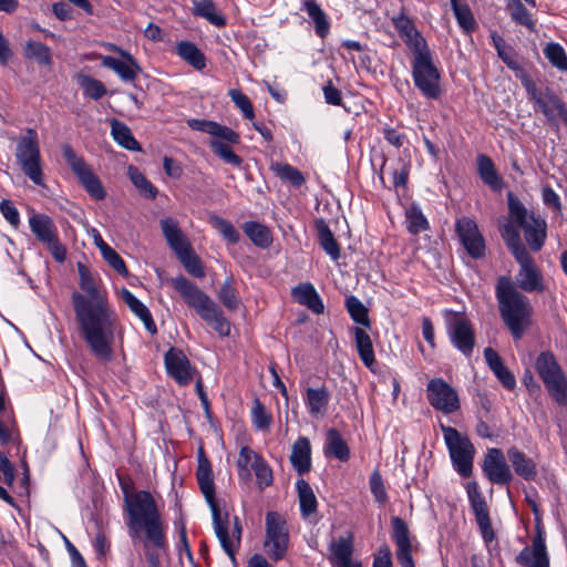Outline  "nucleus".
Segmentation results:
<instances>
[{
  "label": "nucleus",
  "instance_id": "1",
  "mask_svg": "<svg viewBox=\"0 0 567 567\" xmlns=\"http://www.w3.org/2000/svg\"><path fill=\"white\" fill-rule=\"evenodd\" d=\"M80 287L87 295L72 293V305L80 332L94 357L109 362L113 359L114 332L117 318L106 298L99 291L89 268L78 264Z\"/></svg>",
  "mask_w": 567,
  "mask_h": 567
},
{
  "label": "nucleus",
  "instance_id": "2",
  "mask_svg": "<svg viewBox=\"0 0 567 567\" xmlns=\"http://www.w3.org/2000/svg\"><path fill=\"white\" fill-rule=\"evenodd\" d=\"M124 493V511L127 514V527L131 537H140L144 534L147 543L162 549L166 545L163 520L156 502L147 491L131 493L122 484Z\"/></svg>",
  "mask_w": 567,
  "mask_h": 567
},
{
  "label": "nucleus",
  "instance_id": "3",
  "mask_svg": "<svg viewBox=\"0 0 567 567\" xmlns=\"http://www.w3.org/2000/svg\"><path fill=\"white\" fill-rule=\"evenodd\" d=\"M496 299L504 323L515 339H520L532 324L533 307L529 299L507 277L498 279Z\"/></svg>",
  "mask_w": 567,
  "mask_h": 567
},
{
  "label": "nucleus",
  "instance_id": "4",
  "mask_svg": "<svg viewBox=\"0 0 567 567\" xmlns=\"http://www.w3.org/2000/svg\"><path fill=\"white\" fill-rule=\"evenodd\" d=\"M169 284L179 293L184 302L220 337L230 334V322L225 317L219 306L196 284L179 275L171 278Z\"/></svg>",
  "mask_w": 567,
  "mask_h": 567
},
{
  "label": "nucleus",
  "instance_id": "5",
  "mask_svg": "<svg viewBox=\"0 0 567 567\" xmlns=\"http://www.w3.org/2000/svg\"><path fill=\"white\" fill-rule=\"evenodd\" d=\"M196 478L199 489L210 507L215 533L220 542V545L226 554L231 558V560H235V546L229 537L228 532L229 516L228 513H221L216 501L212 464L205 455L203 447H199L198 450V466L196 471Z\"/></svg>",
  "mask_w": 567,
  "mask_h": 567
},
{
  "label": "nucleus",
  "instance_id": "6",
  "mask_svg": "<svg viewBox=\"0 0 567 567\" xmlns=\"http://www.w3.org/2000/svg\"><path fill=\"white\" fill-rule=\"evenodd\" d=\"M159 225L169 248L175 252L186 271L196 278H203L205 276L203 262L195 254L178 223L172 217H166L159 221Z\"/></svg>",
  "mask_w": 567,
  "mask_h": 567
},
{
  "label": "nucleus",
  "instance_id": "7",
  "mask_svg": "<svg viewBox=\"0 0 567 567\" xmlns=\"http://www.w3.org/2000/svg\"><path fill=\"white\" fill-rule=\"evenodd\" d=\"M508 213L511 219L524 230V237L532 251H539L547 237L545 219L536 217L527 210L522 202L513 194H507Z\"/></svg>",
  "mask_w": 567,
  "mask_h": 567
},
{
  "label": "nucleus",
  "instance_id": "8",
  "mask_svg": "<svg viewBox=\"0 0 567 567\" xmlns=\"http://www.w3.org/2000/svg\"><path fill=\"white\" fill-rule=\"evenodd\" d=\"M395 29L399 35L410 49L413 55L412 60V75L415 86L425 95V44L422 45V35L415 29L413 22L400 16L393 19Z\"/></svg>",
  "mask_w": 567,
  "mask_h": 567
},
{
  "label": "nucleus",
  "instance_id": "9",
  "mask_svg": "<svg viewBox=\"0 0 567 567\" xmlns=\"http://www.w3.org/2000/svg\"><path fill=\"white\" fill-rule=\"evenodd\" d=\"M16 159L21 171L35 185L43 186L42 159L38 133L28 128L17 141Z\"/></svg>",
  "mask_w": 567,
  "mask_h": 567
},
{
  "label": "nucleus",
  "instance_id": "10",
  "mask_svg": "<svg viewBox=\"0 0 567 567\" xmlns=\"http://www.w3.org/2000/svg\"><path fill=\"white\" fill-rule=\"evenodd\" d=\"M29 227L37 240L58 262L66 259V248L59 238L54 220L47 214L34 213L29 217Z\"/></svg>",
  "mask_w": 567,
  "mask_h": 567
},
{
  "label": "nucleus",
  "instance_id": "11",
  "mask_svg": "<svg viewBox=\"0 0 567 567\" xmlns=\"http://www.w3.org/2000/svg\"><path fill=\"white\" fill-rule=\"evenodd\" d=\"M440 426L455 470L461 476L470 477L475 453L473 444L467 436L462 435L454 427L443 423H440Z\"/></svg>",
  "mask_w": 567,
  "mask_h": 567
},
{
  "label": "nucleus",
  "instance_id": "12",
  "mask_svg": "<svg viewBox=\"0 0 567 567\" xmlns=\"http://www.w3.org/2000/svg\"><path fill=\"white\" fill-rule=\"evenodd\" d=\"M289 529L286 518L278 512L266 514L265 550L274 561L281 560L288 550Z\"/></svg>",
  "mask_w": 567,
  "mask_h": 567
},
{
  "label": "nucleus",
  "instance_id": "13",
  "mask_svg": "<svg viewBox=\"0 0 567 567\" xmlns=\"http://www.w3.org/2000/svg\"><path fill=\"white\" fill-rule=\"evenodd\" d=\"M62 154L71 171L79 178L85 190L96 200H102L106 192L100 178L93 173L82 156H79L70 144L62 146Z\"/></svg>",
  "mask_w": 567,
  "mask_h": 567
},
{
  "label": "nucleus",
  "instance_id": "14",
  "mask_svg": "<svg viewBox=\"0 0 567 567\" xmlns=\"http://www.w3.org/2000/svg\"><path fill=\"white\" fill-rule=\"evenodd\" d=\"M514 258L519 265L515 287L525 292H543L546 289L544 277L529 251L514 256Z\"/></svg>",
  "mask_w": 567,
  "mask_h": 567
},
{
  "label": "nucleus",
  "instance_id": "15",
  "mask_svg": "<svg viewBox=\"0 0 567 567\" xmlns=\"http://www.w3.org/2000/svg\"><path fill=\"white\" fill-rule=\"evenodd\" d=\"M427 401L445 414L454 413L461 406L456 390L441 378L427 382Z\"/></svg>",
  "mask_w": 567,
  "mask_h": 567
},
{
  "label": "nucleus",
  "instance_id": "16",
  "mask_svg": "<svg viewBox=\"0 0 567 567\" xmlns=\"http://www.w3.org/2000/svg\"><path fill=\"white\" fill-rule=\"evenodd\" d=\"M466 492L482 537L486 543H489L494 539V530L492 528L485 497L481 493L476 482H468L466 484Z\"/></svg>",
  "mask_w": 567,
  "mask_h": 567
},
{
  "label": "nucleus",
  "instance_id": "17",
  "mask_svg": "<svg viewBox=\"0 0 567 567\" xmlns=\"http://www.w3.org/2000/svg\"><path fill=\"white\" fill-rule=\"evenodd\" d=\"M455 227L462 245L468 255L475 259L483 257L485 252V241L476 223L468 217H462L457 219Z\"/></svg>",
  "mask_w": 567,
  "mask_h": 567
},
{
  "label": "nucleus",
  "instance_id": "18",
  "mask_svg": "<svg viewBox=\"0 0 567 567\" xmlns=\"http://www.w3.org/2000/svg\"><path fill=\"white\" fill-rule=\"evenodd\" d=\"M483 472L494 484L507 485L513 480V474L506 464L504 454L498 449L488 450L483 462Z\"/></svg>",
  "mask_w": 567,
  "mask_h": 567
},
{
  "label": "nucleus",
  "instance_id": "19",
  "mask_svg": "<svg viewBox=\"0 0 567 567\" xmlns=\"http://www.w3.org/2000/svg\"><path fill=\"white\" fill-rule=\"evenodd\" d=\"M392 540L396 545V559L401 567H414L412 559V545L410 540V532L406 523L401 517H392L391 519Z\"/></svg>",
  "mask_w": 567,
  "mask_h": 567
},
{
  "label": "nucleus",
  "instance_id": "20",
  "mask_svg": "<svg viewBox=\"0 0 567 567\" xmlns=\"http://www.w3.org/2000/svg\"><path fill=\"white\" fill-rule=\"evenodd\" d=\"M164 363L167 374L179 385H187L192 382L193 369L182 350L171 348L164 355Z\"/></svg>",
  "mask_w": 567,
  "mask_h": 567
},
{
  "label": "nucleus",
  "instance_id": "21",
  "mask_svg": "<svg viewBox=\"0 0 567 567\" xmlns=\"http://www.w3.org/2000/svg\"><path fill=\"white\" fill-rule=\"evenodd\" d=\"M452 343L465 355L473 351L475 339L470 321L464 316L455 315L450 321Z\"/></svg>",
  "mask_w": 567,
  "mask_h": 567
},
{
  "label": "nucleus",
  "instance_id": "22",
  "mask_svg": "<svg viewBox=\"0 0 567 567\" xmlns=\"http://www.w3.org/2000/svg\"><path fill=\"white\" fill-rule=\"evenodd\" d=\"M102 66L114 71L122 81L133 82L142 72L137 60L130 53L121 55L122 60L110 55H99Z\"/></svg>",
  "mask_w": 567,
  "mask_h": 567
},
{
  "label": "nucleus",
  "instance_id": "23",
  "mask_svg": "<svg viewBox=\"0 0 567 567\" xmlns=\"http://www.w3.org/2000/svg\"><path fill=\"white\" fill-rule=\"evenodd\" d=\"M330 560L333 565L339 567H361L359 561L352 560L353 534L347 532L344 536H340L337 540L330 544Z\"/></svg>",
  "mask_w": 567,
  "mask_h": 567
},
{
  "label": "nucleus",
  "instance_id": "24",
  "mask_svg": "<svg viewBox=\"0 0 567 567\" xmlns=\"http://www.w3.org/2000/svg\"><path fill=\"white\" fill-rule=\"evenodd\" d=\"M517 564L526 567H548L549 560L546 553L545 540L537 535L530 547H525L516 557Z\"/></svg>",
  "mask_w": 567,
  "mask_h": 567
},
{
  "label": "nucleus",
  "instance_id": "25",
  "mask_svg": "<svg viewBox=\"0 0 567 567\" xmlns=\"http://www.w3.org/2000/svg\"><path fill=\"white\" fill-rule=\"evenodd\" d=\"M535 103L549 122H555L557 116L567 122V105L553 91L547 89Z\"/></svg>",
  "mask_w": 567,
  "mask_h": 567
},
{
  "label": "nucleus",
  "instance_id": "26",
  "mask_svg": "<svg viewBox=\"0 0 567 567\" xmlns=\"http://www.w3.org/2000/svg\"><path fill=\"white\" fill-rule=\"evenodd\" d=\"M290 463L299 475H305L311 470V445L308 437L300 436L295 441Z\"/></svg>",
  "mask_w": 567,
  "mask_h": 567
},
{
  "label": "nucleus",
  "instance_id": "27",
  "mask_svg": "<svg viewBox=\"0 0 567 567\" xmlns=\"http://www.w3.org/2000/svg\"><path fill=\"white\" fill-rule=\"evenodd\" d=\"M292 298L300 305L306 306L313 313L320 315L324 310L323 302L310 282L296 286L291 291Z\"/></svg>",
  "mask_w": 567,
  "mask_h": 567
},
{
  "label": "nucleus",
  "instance_id": "28",
  "mask_svg": "<svg viewBox=\"0 0 567 567\" xmlns=\"http://www.w3.org/2000/svg\"><path fill=\"white\" fill-rule=\"evenodd\" d=\"M484 358L489 369L504 385V388L507 390H513L516 386V379L514 374L504 365L499 354L492 348H486L484 350Z\"/></svg>",
  "mask_w": 567,
  "mask_h": 567
},
{
  "label": "nucleus",
  "instance_id": "29",
  "mask_svg": "<svg viewBox=\"0 0 567 567\" xmlns=\"http://www.w3.org/2000/svg\"><path fill=\"white\" fill-rule=\"evenodd\" d=\"M535 369L544 384L564 374V371L550 351H543L538 354Z\"/></svg>",
  "mask_w": 567,
  "mask_h": 567
},
{
  "label": "nucleus",
  "instance_id": "30",
  "mask_svg": "<svg viewBox=\"0 0 567 567\" xmlns=\"http://www.w3.org/2000/svg\"><path fill=\"white\" fill-rule=\"evenodd\" d=\"M121 295L123 301L131 309V311L143 321L145 329L152 334L156 333L157 328L148 308L125 288L122 290Z\"/></svg>",
  "mask_w": 567,
  "mask_h": 567
},
{
  "label": "nucleus",
  "instance_id": "31",
  "mask_svg": "<svg viewBox=\"0 0 567 567\" xmlns=\"http://www.w3.org/2000/svg\"><path fill=\"white\" fill-rule=\"evenodd\" d=\"M507 455L517 475L527 481L536 476V464L530 457L526 456V454L518 451L516 447H512L507 451Z\"/></svg>",
  "mask_w": 567,
  "mask_h": 567
},
{
  "label": "nucleus",
  "instance_id": "32",
  "mask_svg": "<svg viewBox=\"0 0 567 567\" xmlns=\"http://www.w3.org/2000/svg\"><path fill=\"white\" fill-rule=\"evenodd\" d=\"M477 169L480 177L493 190H501L503 187V181L495 169L493 161L486 155H478L477 157Z\"/></svg>",
  "mask_w": 567,
  "mask_h": 567
},
{
  "label": "nucleus",
  "instance_id": "33",
  "mask_svg": "<svg viewBox=\"0 0 567 567\" xmlns=\"http://www.w3.org/2000/svg\"><path fill=\"white\" fill-rule=\"evenodd\" d=\"M300 512L303 517H310L312 514L317 512L318 503L316 495L309 485V483L305 480H298L296 483Z\"/></svg>",
  "mask_w": 567,
  "mask_h": 567
},
{
  "label": "nucleus",
  "instance_id": "34",
  "mask_svg": "<svg viewBox=\"0 0 567 567\" xmlns=\"http://www.w3.org/2000/svg\"><path fill=\"white\" fill-rule=\"evenodd\" d=\"M111 134L113 138L128 151H141L140 143L133 136L130 127L123 122L113 118L111 121Z\"/></svg>",
  "mask_w": 567,
  "mask_h": 567
},
{
  "label": "nucleus",
  "instance_id": "35",
  "mask_svg": "<svg viewBox=\"0 0 567 567\" xmlns=\"http://www.w3.org/2000/svg\"><path fill=\"white\" fill-rule=\"evenodd\" d=\"M330 400V392L327 386L307 389V404L312 415H323Z\"/></svg>",
  "mask_w": 567,
  "mask_h": 567
},
{
  "label": "nucleus",
  "instance_id": "36",
  "mask_svg": "<svg viewBox=\"0 0 567 567\" xmlns=\"http://www.w3.org/2000/svg\"><path fill=\"white\" fill-rule=\"evenodd\" d=\"M316 228L320 246L333 260H337L340 257V246L329 226L324 220L319 219L316 221Z\"/></svg>",
  "mask_w": 567,
  "mask_h": 567
},
{
  "label": "nucleus",
  "instance_id": "37",
  "mask_svg": "<svg viewBox=\"0 0 567 567\" xmlns=\"http://www.w3.org/2000/svg\"><path fill=\"white\" fill-rule=\"evenodd\" d=\"M499 231L506 247L513 256L522 255L527 250L526 246L522 243L518 229L512 221H506L499 226Z\"/></svg>",
  "mask_w": 567,
  "mask_h": 567
},
{
  "label": "nucleus",
  "instance_id": "38",
  "mask_svg": "<svg viewBox=\"0 0 567 567\" xmlns=\"http://www.w3.org/2000/svg\"><path fill=\"white\" fill-rule=\"evenodd\" d=\"M326 453L333 455L342 462L348 461L350 457V450L339 431L336 429L328 430Z\"/></svg>",
  "mask_w": 567,
  "mask_h": 567
},
{
  "label": "nucleus",
  "instance_id": "39",
  "mask_svg": "<svg viewBox=\"0 0 567 567\" xmlns=\"http://www.w3.org/2000/svg\"><path fill=\"white\" fill-rule=\"evenodd\" d=\"M353 333L360 359L368 368H371L375 359L370 336L361 328H354Z\"/></svg>",
  "mask_w": 567,
  "mask_h": 567
},
{
  "label": "nucleus",
  "instance_id": "40",
  "mask_svg": "<svg viewBox=\"0 0 567 567\" xmlns=\"http://www.w3.org/2000/svg\"><path fill=\"white\" fill-rule=\"evenodd\" d=\"M178 55L196 70L200 71L206 66V58L202 51L192 42L182 41L177 44Z\"/></svg>",
  "mask_w": 567,
  "mask_h": 567
},
{
  "label": "nucleus",
  "instance_id": "41",
  "mask_svg": "<svg viewBox=\"0 0 567 567\" xmlns=\"http://www.w3.org/2000/svg\"><path fill=\"white\" fill-rule=\"evenodd\" d=\"M244 231L247 237L260 248H267L272 243L271 233L268 227L256 223V221H247L244 225Z\"/></svg>",
  "mask_w": 567,
  "mask_h": 567
},
{
  "label": "nucleus",
  "instance_id": "42",
  "mask_svg": "<svg viewBox=\"0 0 567 567\" xmlns=\"http://www.w3.org/2000/svg\"><path fill=\"white\" fill-rule=\"evenodd\" d=\"M24 58L34 60L38 64L50 66L52 64L51 49L41 42L28 41L24 45Z\"/></svg>",
  "mask_w": 567,
  "mask_h": 567
},
{
  "label": "nucleus",
  "instance_id": "43",
  "mask_svg": "<svg viewBox=\"0 0 567 567\" xmlns=\"http://www.w3.org/2000/svg\"><path fill=\"white\" fill-rule=\"evenodd\" d=\"M217 298L223 303V306L230 311H235L239 308L240 298L231 276L228 277L220 286L217 292Z\"/></svg>",
  "mask_w": 567,
  "mask_h": 567
},
{
  "label": "nucleus",
  "instance_id": "44",
  "mask_svg": "<svg viewBox=\"0 0 567 567\" xmlns=\"http://www.w3.org/2000/svg\"><path fill=\"white\" fill-rule=\"evenodd\" d=\"M305 8L308 13V16L312 19L315 22L316 33L320 38H324L330 30V23L327 18V14L323 12V10L313 1H307L305 2Z\"/></svg>",
  "mask_w": 567,
  "mask_h": 567
},
{
  "label": "nucleus",
  "instance_id": "45",
  "mask_svg": "<svg viewBox=\"0 0 567 567\" xmlns=\"http://www.w3.org/2000/svg\"><path fill=\"white\" fill-rule=\"evenodd\" d=\"M128 177L140 193L148 198L154 199L157 195V188L145 177V175L135 166L128 167Z\"/></svg>",
  "mask_w": 567,
  "mask_h": 567
},
{
  "label": "nucleus",
  "instance_id": "46",
  "mask_svg": "<svg viewBox=\"0 0 567 567\" xmlns=\"http://www.w3.org/2000/svg\"><path fill=\"white\" fill-rule=\"evenodd\" d=\"M346 308L351 319L365 328L371 327L367 307L354 296L346 298Z\"/></svg>",
  "mask_w": 567,
  "mask_h": 567
},
{
  "label": "nucleus",
  "instance_id": "47",
  "mask_svg": "<svg viewBox=\"0 0 567 567\" xmlns=\"http://www.w3.org/2000/svg\"><path fill=\"white\" fill-rule=\"evenodd\" d=\"M451 4L458 25L464 30V32H472L476 28V21L470 7L466 3L458 2L457 0H451Z\"/></svg>",
  "mask_w": 567,
  "mask_h": 567
},
{
  "label": "nucleus",
  "instance_id": "48",
  "mask_svg": "<svg viewBox=\"0 0 567 567\" xmlns=\"http://www.w3.org/2000/svg\"><path fill=\"white\" fill-rule=\"evenodd\" d=\"M271 169L279 178L289 182L295 187H300L306 182L302 173L289 164L275 163L271 165Z\"/></svg>",
  "mask_w": 567,
  "mask_h": 567
},
{
  "label": "nucleus",
  "instance_id": "49",
  "mask_svg": "<svg viewBox=\"0 0 567 567\" xmlns=\"http://www.w3.org/2000/svg\"><path fill=\"white\" fill-rule=\"evenodd\" d=\"M544 385L548 394L558 405H567V377L565 373Z\"/></svg>",
  "mask_w": 567,
  "mask_h": 567
},
{
  "label": "nucleus",
  "instance_id": "50",
  "mask_svg": "<svg viewBox=\"0 0 567 567\" xmlns=\"http://www.w3.org/2000/svg\"><path fill=\"white\" fill-rule=\"evenodd\" d=\"M79 84L83 89L84 94L92 100H100L106 94L105 85L100 81L90 75H79Z\"/></svg>",
  "mask_w": 567,
  "mask_h": 567
},
{
  "label": "nucleus",
  "instance_id": "51",
  "mask_svg": "<svg viewBox=\"0 0 567 567\" xmlns=\"http://www.w3.org/2000/svg\"><path fill=\"white\" fill-rule=\"evenodd\" d=\"M209 147L224 162L231 164L234 166H240L243 163V158L237 155L231 147L223 141L212 140L209 142Z\"/></svg>",
  "mask_w": 567,
  "mask_h": 567
},
{
  "label": "nucleus",
  "instance_id": "52",
  "mask_svg": "<svg viewBox=\"0 0 567 567\" xmlns=\"http://www.w3.org/2000/svg\"><path fill=\"white\" fill-rule=\"evenodd\" d=\"M251 421L256 429L261 431H268L272 422L271 414L266 410L265 405L258 398L254 399Z\"/></svg>",
  "mask_w": 567,
  "mask_h": 567
},
{
  "label": "nucleus",
  "instance_id": "53",
  "mask_svg": "<svg viewBox=\"0 0 567 567\" xmlns=\"http://www.w3.org/2000/svg\"><path fill=\"white\" fill-rule=\"evenodd\" d=\"M194 13L198 17L207 19L210 23L216 27H223L226 20L223 16H219L215 11V6L210 0H202L195 3Z\"/></svg>",
  "mask_w": 567,
  "mask_h": 567
},
{
  "label": "nucleus",
  "instance_id": "54",
  "mask_svg": "<svg viewBox=\"0 0 567 567\" xmlns=\"http://www.w3.org/2000/svg\"><path fill=\"white\" fill-rule=\"evenodd\" d=\"M406 227L412 235L425 230V217L420 206L411 205L405 212Z\"/></svg>",
  "mask_w": 567,
  "mask_h": 567
},
{
  "label": "nucleus",
  "instance_id": "55",
  "mask_svg": "<svg viewBox=\"0 0 567 567\" xmlns=\"http://www.w3.org/2000/svg\"><path fill=\"white\" fill-rule=\"evenodd\" d=\"M209 223L229 243L236 244L239 240L240 235L229 220L221 218L217 215H212L209 218Z\"/></svg>",
  "mask_w": 567,
  "mask_h": 567
},
{
  "label": "nucleus",
  "instance_id": "56",
  "mask_svg": "<svg viewBox=\"0 0 567 567\" xmlns=\"http://www.w3.org/2000/svg\"><path fill=\"white\" fill-rule=\"evenodd\" d=\"M251 468L255 472L257 483L260 489L272 484V471L262 457H256L251 463Z\"/></svg>",
  "mask_w": 567,
  "mask_h": 567
},
{
  "label": "nucleus",
  "instance_id": "57",
  "mask_svg": "<svg viewBox=\"0 0 567 567\" xmlns=\"http://www.w3.org/2000/svg\"><path fill=\"white\" fill-rule=\"evenodd\" d=\"M545 56L558 70H567V55L565 50L557 43H549L544 50Z\"/></svg>",
  "mask_w": 567,
  "mask_h": 567
},
{
  "label": "nucleus",
  "instance_id": "58",
  "mask_svg": "<svg viewBox=\"0 0 567 567\" xmlns=\"http://www.w3.org/2000/svg\"><path fill=\"white\" fill-rule=\"evenodd\" d=\"M229 96L235 105L243 112L245 118H254V106L247 95L239 90L233 89L229 91Z\"/></svg>",
  "mask_w": 567,
  "mask_h": 567
},
{
  "label": "nucleus",
  "instance_id": "59",
  "mask_svg": "<svg viewBox=\"0 0 567 567\" xmlns=\"http://www.w3.org/2000/svg\"><path fill=\"white\" fill-rule=\"evenodd\" d=\"M508 6L512 11L511 17L514 21L526 27H532L534 24L530 13L520 0H509Z\"/></svg>",
  "mask_w": 567,
  "mask_h": 567
},
{
  "label": "nucleus",
  "instance_id": "60",
  "mask_svg": "<svg viewBox=\"0 0 567 567\" xmlns=\"http://www.w3.org/2000/svg\"><path fill=\"white\" fill-rule=\"evenodd\" d=\"M440 74L430 58L427 56V97L439 99L441 95V87L439 84Z\"/></svg>",
  "mask_w": 567,
  "mask_h": 567
},
{
  "label": "nucleus",
  "instance_id": "61",
  "mask_svg": "<svg viewBox=\"0 0 567 567\" xmlns=\"http://www.w3.org/2000/svg\"><path fill=\"white\" fill-rule=\"evenodd\" d=\"M370 489L374 499L379 504H385L388 501L386 491L383 484L382 476L379 471H374L370 476Z\"/></svg>",
  "mask_w": 567,
  "mask_h": 567
},
{
  "label": "nucleus",
  "instance_id": "62",
  "mask_svg": "<svg viewBox=\"0 0 567 567\" xmlns=\"http://www.w3.org/2000/svg\"><path fill=\"white\" fill-rule=\"evenodd\" d=\"M103 259L112 267L116 272L123 277L128 276V270L123 258L111 247L102 255Z\"/></svg>",
  "mask_w": 567,
  "mask_h": 567
},
{
  "label": "nucleus",
  "instance_id": "63",
  "mask_svg": "<svg viewBox=\"0 0 567 567\" xmlns=\"http://www.w3.org/2000/svg\"><path fill=\"white\" fill-rule=\"evenodd\" d=\"M0 212L6 220L14 228L18 229L20 226V214L19 210L13 206L9 199H2L0 202Z\"/></svg>",
  "mask_w": 567,
  "mask_h": 567
},
{
  "label": "nucleus",
  "instance_id": "64",
  "mask_svg": "<svg viewBox=\"0 0 567 567\" xmlns=\"http://www.w3.org/2000/svg\"><path fill=\"white\" fill-rule=\"evenodd\" d=\"M210 135L219 137L223 142L225 141L230 144H238L240 142V136L237 132L230 127L220 125L217 122L215 123V127Z\"/></svg>",
  "mask_w": 567,
  "mask_h": 567
}]
</instances>
